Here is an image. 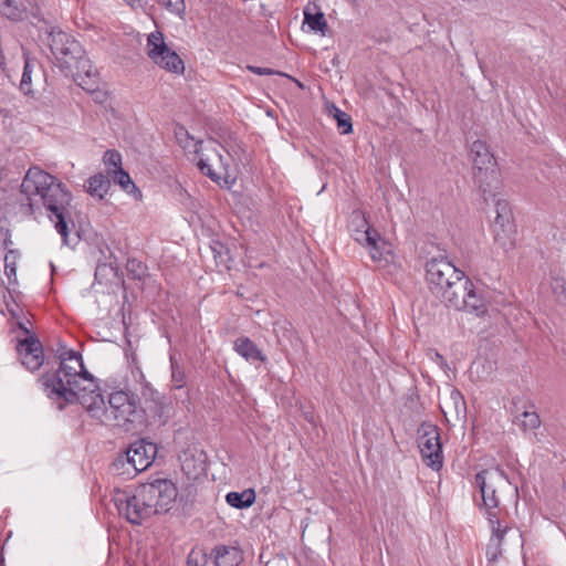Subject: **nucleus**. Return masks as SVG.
I'll return each mask as SVG.
<instances>
[{"mask_svg":"<svg viewBox=\"0 0 566 566\" xmlns=\"http://www.w3.org/2000/svg\"><path fill=\"white\" fill-rule=\"evenodd\" d=\"M96 94V98H99V95H103V93H95Z\"/></svg>","mask_w":566,"mask_h":566,"instance_id":"09e8293b","label":"nucleus"},{"mask_svg":"<svg viewBox=\"0 0 566 566\" xmlns=\"http://www.w3.org/2000/svg\"><path fill=\"white\" fill-rule=\"evenodd\" d=\"M139 488L143 492L142 500L149 503L154 515L170 511L178 495L176 485L167 479H157Z\"/></svg>","mask_w":566,"mask_h":566,"instance_id":"1a4fd4ad","label":"nucleus"},{"mask_svg":"<svg viewBox=\"0 0 566 566\" xmlns=\"http://www.w3.org/2000/svg\"><path fill=\"white\" fill-rule=\"evenodd\" d=\"M279 564H281L282 566H285L284 562H282V560H279Z\"/></svg>","mask_w":566,"mask_h":566,"instance_id":"603ef678","label":"nucleus"},{"mask_svg":"<svg viewBox=\"0 0 566 566\" xmlns=\"http://www.w3.org/2000/svg\"><path fill=\"white\" fill-rule=\"evenodd\" d=\"M11 7V0H0V9H6Z\"/></svg>","mask_w":566,"mask_h":566,"instance_id":"37998d69","label":"nucleus"},{"mask_svg":"<svg viewBox=\"0 0 566 566\" xmlns=\"http://www.w3.org/2000/svg\"><path fill=\"white\" fill-rule=\"evenodd\" d=\"M496 216L492 223L494 241L505 251L515 245L516 228L513 213L506 200L499 199L495 203Z\"/></svg>","mask_w":566,"mask_h":566,"instance_id":"4468645a","label":"nucleus"},{"mask_svg":"<svg viewBox=\"0 0 566 566\" xmlns=\"http://www.w3.org/2000/svg\"><path fill=\"white\" fill-rule=\"evenodd\" d=\"M471 158L474 169V179L481 187L496 180V161L484 142H473L471 146Z\"/></svg>","mask_w":566,"mask_h":566,"instance_id":"f3484780","label":"nucleus"},{"mask_svg":"<svg viewBox=\"0 0 566 566\" xmlns=\"http://www.w3.org/2000/svg\"><path fill=\"white\" fill-rule=\"evenodd\" d=\"M175 139L177 144L187 153L196 154L198 148H201L203 144L202 140H197L182 125L177 124L174 129Z\"/></svg>","mask_w":566,"mask_h":566,"instance_id":"5701e85b","label":"nucleus"},{"mask_svg":"<svg viewBox=\"0 0 566 566\" xmlns=\"http://www.w3.org/2000/svg\"><path fill=\"white\" fill-rule=\"evenodd\" d=\"M433 354H434L436 359L443 361V357L438 352H434Z\"/></svg>","mask_w":566,"mask_h":566,"instance_id":"49530a36","label":"nucleus"},{"mask_svg":"<svg viewBox=\"0 0 566 566\" xmlns=\"http://www.w3.org/2000/svg\"><path fill=\"white\" fill-rule=\"evenodd\" d=\"M170 364H171V382L176 389H181L186 385V374L184 368L174 359V357H170Z\"/></svg>","mask_w":566,"mask_h":566,"instance_id":"7c9ffc66","label":"nucleus"},{"mask_svg":"<svg viewBox=\"0 0 566 566\" xmlns=\"http://www.w3.org/2000/svg\"><path fill=\"white\" fill-rule=\"evenodd\" d=\"M455 292L446 303L448 307L457 311H467L481 316L486 313L488 307L481 293H478L473 283L469 280L468 284L459 283L454 286Z\"/></svg>","mask_w":566,"mask_h":566,"instance_id":"2eb2a0df","label":"nucleus"},{"mask_svg":"<svg viewBox=\"0 0 566 566\" xmlns=\"http://www.w3.org/2000/svg\"><path fill=\"white\" fill-rule=\"evenodd\" d=\"M75 396L76 402H80L92 418L102 422L106 403L93 376L88 371L75 390Z\"/></svg>","mask_w":566,"mask_h":566,"instance_id":"dca6fc26","label":"nucleus"},{"mask_svg":"<svg viewBox=\"0 0 566 566\" xmlns=\"http://www.w3.org/2000/svg\"><path fill=\"white\" fill-rule=\"evenodd\" d=\"M143 419L144 411L137 406L135 395L117 390L108 396V407H105L102 423L132 431L143 422Z\"/></svg>","mask_w":566,"mask_h":566,"instance_id":"20e7f679","label":"nucleus"},{"mask_svg":"<svg viewBox=\"0 0 566 566\" xmlns=\"http://www.w3.org/2000/svg\"><path fill=\"white\" fill-rule=\"evenodd\" d=\"M56 364L41 376L42 390L57 410L76 403L75 390L87 375L82 355L57 343L56 348L42 345L38 338V369L40 366Z\"/></svg>","mask_w":566,"mask_h":566,"instance_id":"f257e3e1","label":"nucleus"},{"mask_svg":"<svg viewBox=\"0 0 566 566\" xmlns=\"http://www.w3.org/2000/svg\"><path fill=\"white\" fill-rule=\"evenodd\" d=\"M142 495L143 492L138 486L133 494L126 491H117L113 497L119 515L135 525H140L154 515L151 506L146 500H142Z\"/></svg>","mask_w":566,"mask_h":566,"instance_id":"9d476101","label":"nucleus"},{"mask_svg":"<svg viewBox=\"0 0 566 566\" xmlns=\"http://www.w3.org/2000/svg\"><path fill=\"white\" fill-rule=\"evenodd\" d=\"M234 350L247 360L265 361L266 359L258 346L249 337L245 336L235 339Z\"/></svg>","mask_w":566,"mask_h":566,"instance_id":"4be33fe9","label":"nucleus"},{"mask_svg":"<svg viewBox=\"0 0 566 566\" xmlns=\"http://www.w3.org/2000/svg\"><path fill=\"white\" fill-rule=\"evenodd\" d=\"M182 470L187 473V474H190V465H189V459L188 457L186 455V458L182 460Z\"/></svg>","mask_w":566,"mask_h":566,"instance_id":"79ce46f5","label":"nucleus"},{"mask_svg":"<svg viewBox=\"0 0 566 566\" xmlns=\"http://www.w3.org/2000/svg\"><path fill=\"white\" fill-rule=\"evenodd\" d=\"M265 566H276V563H275V562H273V563H266V565H265Z\"/></svg>","mask_w":566,"mask_h":566,"instance_id":"de8ad7c7","label":"nucleus"},{"mask_svg":"<svg viewBox=\"0 0 566 566\" xmlns=\"http://www.w3.org/2000/svg\"><path fill=\"white\" fill-rule=\"evenodd\" d=\"M147 50L148 56L160 67L175 74L184 73V61L167 46L161 32L156 31L148 35Z\"/></svg>","mask_w":566,"mask_h":566,"instance_id":"ddd939ff","label":"nucleus"},{"mask_svg":"<svg viewBox=\"0 0 566 566\" xmlns=\"http://www.w3.org/2000/svg\"><path fill=\"white\" fill-rule=\"evenodd\" d=\"M304 23H306L312 31L318 32L322 35H326L328 31L325 15L315 2H310L305 6Z\"/></svg>","mask_w":566,"mask_h":566,"instance_id":"412c9836","label":"nucleus"},{"mask_svg":"<svg viewBox=\"0 0 566 566\" xmlns=\"http://www.w3.org/2000/svg\"><path fill=\"white\" fill-rule=\"evenodd\" d=\"M108 178H112L115 184L119 185L127 192L138 191L129 174L126 172L123 168L119 170H114V172L111 174Z\"/></svg>","mask_w":566,"mask_h":566,"instance_id":"cd10ccee","label":"nucleus"},{"mask_svg":"<svg viewBox=\"0 0 566 566\" xmlns=\"http://www.w3.org/2000/svg\"><path fill=\"white\" fill-rule=\"evenodd\" d=\"M127 269L130 272H134L136 274V276H138V277H140L145 273V270H146V268L140 262H136L135 260L128 261Z\"/></svg>","mask_w":566,"mask_h":566,"instance_id":"a19ab883","label":"nucleus"},{"mask_svg":"<svg viewBox=\"0 0 566 566\" xmlns=\"http://www.w3.org/2000/svg\"><path fill=\"white\" fill-rule=\"evenodd\" d=\"M279 564H281L282 566H285L284 562H282V560H279Z\"/></svg>","mask_w":566,"mask_h":566,"instance_id":"3c124183","label":"nucleus"},{"mask_svg":"<svg viewBox=\"0 0 566 566\" xmlns=\"http://www.w3.org/2000/svg\"><path fill=\"white\" fill-rule=\"evenodd\" d=\"M521 427L524 430H535L541 426V418L535 411H524L521 415Z\"/></svg>","mask_w":566,"mask_h":566,"instance_id":"2f4dec72","label":"nucleus"},{"mask_svg":"<svg viewBox=\"0 0 566 566\" xmlns=\"http://www.w3.org/2000/svg\"><path fill=\"white\" fill-rule=\"evenodd\" d=\"M46 34V46L49 48L55 65L62 72H72L75 60L84 53V50L80 42H77L72 35L61 30H48Z\"/></svg>","mask_w":566,"mask_h":566,"instance_id":"39448f33","label":"nucleus"},{"mask_svg":"<svg viewBox=\"0 0 566 566\" xmlns=\"http://www.w3.org/2000/svg\"><path fill=\"white\" fill-rule=\"evenodd\" d=\"M426 280L432 294L444 304L455 292V285L469 283V277L442 256L427 261Z\"/></svg>","mask_w":566,"mask_h":566,"instance_id":"7ed1b4c3","label":"nucleus"},{"mask_svg":"<svg viewBox=\"0 0 566 566\" xmlns=\"http://www.w3.org/2000/svg\"><path fill=\"white\" fill-rule=\"evenodd\" d=\"M103 163L107 169V176L114 172V170L122 169V155L114 149H108L103 156Z\"/></svg>","mask_w":566,"mask_h":566,"instance_id":"c85d7f7f","label":"nucleus"},{"mask_svg":"<svg viewBox=\"0 0 566 566\" xmlns=\"http://www.w3.org/2000/svg\"><path fill=\"white\" fill-rule=\"evenodd\" d=\"M111 187V179L103 174H96L86 181V191L98 200L104 199Z\"/></svg>","mask_w":566,"mask_h":566,"instance_id":"b1692460","label":"nucleus"},{"mask_svg":"<svg viewBox=\"0 0 566 566\" xmlns=\"http://www.w3.org/2000/svg\"><path fill=\"white\" fill-rule=\"evenodd\" d=\"M488 520L492 530L490 539H496L497 544L502 545L504 536L511 531V527L507 525L502 526L499 512H491Z\"/></svg>","mask_w":566,"mask_h":566,"instance_id":"bb28decb","label":"nucleus"},{"mask_svg":"<svg viewBox=\"0 0 566 566\" xmlns=\"http://www.w3.org/2000/svg\"><path fill=\"white\" fill-rule=\"evenodd\" d=\"M64 73L65 75H71L74 82L87 93H101L99 74L92 65V62L86 57L85 52L75 60L73 71Z\"/></svg>","mask_w":566,"mask_h":566,"instance_id":"a211bd4d","label":"nucleus"},{"mask_svg":"<svg viewBox=\"0 0 566 566\" xmlns=\"http://www.w3.org/2000/svg\"><path fill=\"white\" fill-rule=\"evenodd\" d=\"M4 274L9 282L15 281L17 279L15 255L13 251H9L4 256Z\"/></svg>","mask_w":566,"mask_h":566,"instance_id":"f704fd0d","label":"nucleus"},{"mask_svg":"<svg viewBox=\"0 0 566 566\" xmlns=\"http://www.w3.org/2000/svg\"><path fill=\"white\" fill-rule=\"evenodd\" d=\"M334 118L336 119L337 127L342 134H349L353 130L350 117L336 107H334Z\"/></svg>","mask_w":566,"mask_h":566,"instance_id":"473e14b6","label":"nucleus"},{"mask_svg":"<svg viewBox=\"0 0 566 566\" xmlns=\"http://www.w3.org/2000/svg\"><path fill=\"white\" fill-rule=\"evenodd\" d=\"M552 291L556 295L558 301H566V279L565 277H553Z\"/></svg>","mask_w":566,"mask_h":566,"instance_id":"c9c22d12","label":"nucleus"},{"mask_svg":"<svg viewBox=\"0 0 566 566\" xmlns=\"http://www.w3.org/2000/svg\"><path fill=\"white\" fill-rule=\"evenodd\" d=\"M418 447L423 463L432 470L439 471L442 468L443 453L438 427L423 422L418 429Z\"/></svg>","mask_w":566,"mask_h":566,"instance_id":"9b49d317","label":"nucleus"},{"mask_svg":"<svg viewBox=\"0 0 566 566\" xmlns=\"http://www.w3.org/2000/svg\"><path fill=\"white\" fill-rule=\"evenodd\" d=\"M160 6L179 17L185 14L186 4L184 0H157Z\"/></svg>","mask_w":566,"mask_h":566,"instance_id":"72a5a7b5","label":"nucleus"},{"mask_svg":"<svg viewBox=\"0 0 566 566\" xmlns=\"http://www.w3.org/2000/svg\"><path fill=\"white\" fill-rule=\"evenodd\" d=\"M35 195V180L33 179V168H29L27 175L21 184L20 193L18 197L19 211L23 216L33 214V199Z\"/></svg>","mask_w":566,"mask_h":566,"instance_id":"aec40b11","label":"nucleus"},{"mask_svg":"<svg viewBox=\"0 0 566 566\" xmlns=\"http://www.w3.org/2000/svg\"><path fill=\"white\" fill-rule=\"evenodd\" d=\"M223 150V147L216 140L209 139L195 154L196 165L200 172L217 184L227 176L228 171V163L221 153Z\"/></svg>","mask_w":566,"mask_h":566,"instance_id":"6e6552de","label":"nucleus"},{"mask_svg":"<svg viewBox=\"0 0 566 566\" xmlns=\"http://www.w3.org/2000/svg\"><path fill=\"white\" fill-rule=\"evenodd\" d=\"M502 545L497 544L496 539H490L486 547V557L489 562H495L502 555Z\"/></svg>","mask_w":566,"mask_h":566,"instance_id":"e433bc0d","label":"nucleus"},{"mask_svg":"<svg viewBox=\"0 0 566 566\" xmlns=\"http://www.w3.org/2000/svg\"><path fill=\"white\" fill-rule=\"evenodd\" d=\"M488 520L492 530L490 539H496L497 544L502 545L504 536L511 531V527L507 525L502 526L499 512H491Z\"/></svg>","mask_w":566,"mask_h":566,"instance_id":"a878e982","label":"nucleus"},{"mask_svg":"<svg viewBox=\"0 0 566 566\" xmlns=\"http://www.w3.org/2000/svg\"><path fill=\"white\" fill-rule=\"evenodd\" d=\"M305 418L311 422V423H315L314 421V416L312 413H305Z\"/></svg>","mask_w":566,"mask_h":566,"instance_id":"a18cd8bd","label":"nucleus"},{"mask_svg":"<svg viewBox=\"0 0 566 566\" xmlns=\"http://www.w3.org/2000/svg\"><path fill=\"white\" fill-rule=\"evenodd\" d=\"M348 230L355 241L369 249V254L375 262L386 260L385 243L379 245L380 235L377 230L373 229L365 214L359 210H354L349 217Z\"/></svg>","mask_w":566,"mask_h":566,"instance_id":"0eeeda50","label":"nucleus"},{"mask_svg":"<svg viewBox=\"0 0 566 566\" xmlns=\"http://www.w3.org/2000/svg\"><path fill=\"white\" fill-rule=\"evenodd\" d=\"M38 196L63 243L69 245V235L75 230V223L69 211L72 197L67 188L56 177L38 168Z\"/></svg>","mask_w":566,"mask_h":566,"instance_id":"f03ea898","label":"nucleus"},{"mask_svg":"<svg viewBox=\"0 0 566 566\" xmlns=\"http://www.w3.org/2000/svg\"><path fill=\"white\" fill-rule=\"evenodd\" d=\"M226 501L232 507L247 509L255 502V492L253 489H247L242 492H229L226 495Z\"/></svg>","mask_w":566,"mask_h":566,"instance_id":"393cba45","label":"nucleus"},{"mask_svg":"<svg viewBox=\"0 0 566 566\" xmlns=\"http://www.w3.org/2000/svg\"><path fill=\"white\" fill-rule=\"evenodd\" d=\"M33 324L30 319L18 322L13 328L14 352L18 361L27 370L35 371V333L32 331Z\"/></svg>","mask_w":566,"mask_h":566,"instance_id":"f8f14e48","label":"nucleus"},{"mask_svg":"<svg viewBox=\"0 0 566 566\" xmlns=\"http://www.w3.org/2000/svg\"><path fill=\"white\" fill-rule=\"evenodd\" d=\"M279 564H281L282 566H285L284 562H282V560H279Z\"/></svg>","mask_w":566,"mask_h":566,"instance_id":"8fccbe9b","label":"nucleus"},{"mask_svg":"<svg viewBox=\"0 0 566 566\" xmlns=\"http://www.w3.org/2000/svg\"><path fill=\"white\" fill-rule=\"evenodd\" d=\"M207 556L201 552L191 551L187 558V566H206Z\"/></svg>","mask_w":566,"mask_h":566,"instance_id":"4c0bfd02","label":"nucleus"},{"mask_svg":"<svg viewBox=\"0 0 566 566\" xmlns=\"http://www.w3.org/2000/svg\"><path fill=\"white\" fill-rule=\"evenodd\" d=\"M157 446L145 439L133 442L126 451V460L136 472L146 470L155 460Z\"/></svg>","mask_w":566,"mask_h":566,"instance_id":"6ab92c4d","label":"nucleus"},{"mask_svg":"<svg viewBox=\"0 0 566 566\" xmlns=\"http://www.w3.org/2000/svg\"><path fill=\"white\" fill-rule=\"evenodd\" d=\"M128 6L135 8L136 6H140V0H124Z\"/></svg>","mask_w":566,"mask_h":566,"instance_id":"c03bdc74","label":"nucleus"},{"mask_svg":"<svg viewBox=\"0 0 566 566\" xmlns=\"http://www.w3.org/2000/svg\"><path fill=\"white\" fill-rule=\"evenodd\" d=\"M24 57H25V64H24L23 74H22V77L20 81V91L24 95H29L32 93V67L30 64L29 54H27L25 52H24Z\"/></svg>","mask_w":566,"mask_h":566,"instance_id":"c756f323","label":"nucleus"},{"mask_svg":"<svg viewBox=\"0 0 566 566\" xmlns=\"http://www.w3.org/2000/svg\"><path fill=\"white\" fill-rule=\"evenodd\" d=\"M475 485L479 488L488 515L499 512L500 496L512 491V485L500 469H486L476 473Z\"/></svg>","mask_w":566,"mask_h":566,"instance_id":"423d86ee","label":"nucleus"},{"mask_svg":"<svg viewBox=\"0 0 566 566\" xmlns=\"http://www.w3.org/2000/svg\"><path fill=\"white\" fill-rule=\"evenodd\" d=\"M247 69L256 74V75H273V74H279V75H284L283 73L281 72H276L272 69H269V67H260V66H254V65H248Z\"/></svg>","mask_w":566,"mask_h":566,"instance_id":"ea45409f","label":"nucleus"},{"mask_svg":"<svg viewBox=\"0 0 566 566\" xmlns=\"http://www.w3.org/2000/svg\"><path fill=\"white\" fill-rule=\"evenodd\" d=\"M214 553H216V559L217 562L219 563L220 559H222L226 555H229V554H233L234 555V558L238 557V549L237 548H233V547H228V546H218L214 548Z\"/></svg>","mask_w":566,"mask_h":566,"instance_id":"58836bf2","label":"nucleus"}]
</instances>
